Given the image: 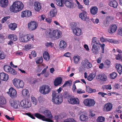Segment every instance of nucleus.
Masks as SVG:
<instances>
[{
  "instance_id": "f257e3e1",
  "label": "nucleus",
  "mask_w": 122,
  "mask_h": 122,
  "mask_svg": "<svg viewBox=\"0 0 122 122\" xmlns=\"http://www.w3.org/2000/svg\"><path fill=\"white\" fill-rule=\"evenodd\" d=\"M42 113L48 118H46L44 116L37 113H35V115L37 118L44 121L49 122H53V117L50 111L46 110L44 111Z\"/></svg>"
},
{
  "instance_id": "f03ea898",
  "label": "nucleus",
  "mask_w": 122,
  "mask_h": 122,
  "mask_svg": "<svg viewBox=\"0 0 122 122\" xmlns=\"http://www.w3.org/2000/svg\"><path fill=\"white\" fill-rule=\"evenodd\" d=\"M46 33L51 40H53L61 38L62 36L61 31L58 29H56L52 30L50 29L47 30Z\"/></svg>"
},
{
  "instance_id": "7ed1b4c3",
  "label": "nucleus",
  "mask_w": 122,
  "mask_h": 122,
  "mask_svg": "<svg viewBox=\"0 0 122 122\" xmlns=\"http://www.w3.org/2000/svg\"><path fill=\"white\" fill-rule=\"evenodd\" d=\"M24 7V5L21 1L16 0L13 2L9 7L11 12L17 13L22 10Z\"/></svg>"
},
{
  "instance_id": "20e7f679",
  "label": "nucleus",
  "mask_w": 122,
  "mask_h": 122,
  "mask_svg": "<svg viewBox=\"0 0 122 122\" xmlns=\"http://www.w3.org/2000/svg\"><path fill=\"white\" fill-rule=\"evenodd\" d=\"M52 96V101L56 105H59L62 102V97L59 96L56 92H53Z\"/></svg>"
},
{
  "instance_id": "39448f33",
  "label": "nucleus",
  "mask_w": 122,
  "mask_h": 122,
  "mask_svg": "<svg viewBox=\"0 0 122 122\" xmlns=\"http://www.w3.org/2000/svg\"><path fill=\"white\" fill-rule=\"evenodd\" d=\"M33 35L30 34H23L20 35L19 40L21 42H27L30 41L32 38V40H34Z\"/></svg>"
},
{
  "instance_id": "423d86ee",
  "label": "nucleus",
  "mask_w": 122,
  "mask_h": 122,
  "mask_svg": "<svg viewBox=\"0 0 122 122\" xmlns=\"http://www.w3.org/2000/svg\"><path fill=\"white\" fill-rule=\"evenodd\" d=\"M12 83L14 86L17 88H22L24 85L23 81L17 78H15L12 80Z\"/></svg>"
},
{
  "instance_id": "0eeeda50",
  "label": "nucleus",
  "mask_w": 122,
  "mask_h": 122,
  "mask_svg": "<svg viewBox=\"0 0 122 122\" xmlns=\"http://www.w3.org/2000/svg\"><path fill=\"white\" fill-rule=\"evenodd\" d=\"M51 91V89L50 86L47 85H43L40 88V92L43 95L48 94Z\"/></svg>"
},
{
  "instance_id": "6e6552de",
  "label": "nucleus",
  "mask_w": 122,
  "mask_h": 122,
  "mask_svg": "<svg viewBox=\"0 0 122 122\" xmlns=\"http://www.w3.org/2000/svg\"><path fill=\"white\" fill-rule=\"evenodd\" d=\"M83 103L85 106L88 107H91L94 105L96 102L93 99L87 98L85 99L84 100Z\"/></svg>"
},
{
  "instance_id": "1a4fd4ad",
  "label": "nucleus",
  "mask_w": 122,
  "mask_h": 122,
  "mask_svg": "<svg viewBox=\"0 0 122 122\" xmlns=\"http://www.w3.org/2000/svg\"><path fill=\"white\" fill-rule=\"evenodd\" d=\"M38 26V24L36 21H31L29 22L28 24V28L30 31L34 30L36 29Z\"/></svg>"
},
{
  "instance_id": "9d476101",
  "label": "nucleus",
  "mask_w": 122,
  "mask_h": 122,
  "mask_svg": "<svg viewBox=\"0 0 122 122\" xmlns=\"http://www.w3.org/2000/svg\"><path fill=\"white\" fill-rule=\"evenodd\" d=\"M68 102L71 104H79L80 101L79 99L76 97H74L71 96H69L68 98Z\"/></svg>"
},
{
  "instance_id": "9b49d317",
  "label": "nucleus",
  "mask_w": 122,
  "mask_h": 122,
  "mask_svg": "<svg viewBox=\"0 0 122 122\" xmlns=\"http://www.w3.org/2000/svg\"><path fill=\"white\" fill-rule=\"evenodd\" d=\"M10 103L11 106L15 109H18L20 107L19 102L17 100L10 99Z\"/></svg>"
},
{
  "instance_id": "f8f14e48",
  "label": "nucleus",
  "mask_w": 122,
  "mask_h": 122,
  "mask_svg": "<svg viewBox=\"0 0 122 122\" xmlns=\"http://www.w3.org/2000/svg\"><path fill=\"white\" fill-rule=\"evenodd\" d=\"M112 104L110 102H108L105 104L103 106V110L104 112H108L112 109Z\"/></svg>"
},
{
  "instance_id": "ddd939ff",
  "label": "nucleus",
  "mask_w": 122,
  "mask_h": 122,
  "mask_svg": "<svg viewBox=\"0 0 122 122\" xmlns=\"http://www.w3.org/2000/svg\"><path fill=\"white\" fill-rule=\"evenodd\" d=\"M82 66L85 68L89 69L92 67V64L87 59L83 60L81 63Z\"/></svg>"
},
{
  "instance_id": "4468645a",
  "label": "nucleus",
  "mask_w": 122,
  "mask_h": 122,
  "mask_svg": "<svg viewBox=\"0 0 122 122\" xmlns=\"http://www.w3.org/2000/svg\"><path fill=\"white\" fill-rule=\"evenodd\" d=\"M9 94L11 97L12 98H15L17 97V92L14 88L11 87L9 89Z\"/></svg>"
},
{
  "instance_id": "2eb2a0df",
  "label": "nucleus",
  "mask_w": 122,
  "mask_h": 122,
  "mask_svg": "<svg viewBox=\"0 0 122 122\" xmlns=\"http://www.w3.org/2000/svg\"><path fill=\"white\" fill-rule=\"evenodd\" d=\"M117 26L115 24H112L110 25L108 30L109 33L112 34L116 32L117 30Z\"/></svg>"
},
{
  "instance_id": "dca6fc26",
  "label": "nucleus",
  "mask_w": 122,
  "mask_h": 122,
  "mask_svg": "<svg viewBox=\"0 0 122 122\" xmlns=\"http://www.w3.org/2000/svg\"><path fill=\"white\" fill-rule=\"evenodd\" d=\"M32 12L30 10H27L22 11L21 13V16L22 18L28 17L32 15Z\"/></svg>"
},
{
  "instance_id": "f3484780",
  "label": "nucleus",
  "mask_w": 122,
  "mask_h": 122,
  "mask_svg": "<svg viewBox=\"0 0 122 122\" xmlns=\"http://www.w3.org/2000/svg\"><path fill=\"white\" fill-rule=\"evenodd\" d=\"M79 17L84 21L88 20L89 19V18L87 15L86 12V11L81 13L79 15Z\"/></svg>"
},
{
  "instance_id": "a211bd4d",
  "label": "nucleus",
  "mask_w": 122,
  "mask_h": 122,
  "mask_svg": "<svg viewBox=\"0 0 122 122\" xmlns=\"http://www.w3.org/2000/svg\"><path fill=\"white\" fill-rule=\"evenodd\" d=\"M34 6L35 10L37 11H39L42 8L41 3L38 1L35 2Z\"/></svg>"
},
{
  "instance_id": "6ab92c4d",
  "label": "nucleus",
  "mask_w": 122,
  "mask_h": 122,
  "mask_svg": "<svg viewBox=\"0 0 122 122\" xmlns=\"http://www.w3.org/2000/svg\"><path fill=\"white\" fill-rule=\"evenodd\" d=\"M65 4L68 8H71L73 7L74 3L72 0H65Z\"/></svg>"
},
{
  "instance_id": "aec40b11",
  "label": "nucleus",
  "mask_w": 122,
  "mask_h": 122,
  "mask_svg": "<svg viewBox=\"0 0 122 122\" xmlns=\"http://www.w3.org/2000/svg\"><path fill=\"white\" fill-rule=\"evenodd\" d=\"M96 78L102 81H106L107 80L106 76L104 74H98L96 76Z\"/></svg>"
},
{
  "instance_id": "412c9836",
  "label": "nucleus",
  "mask_w": 122,
  "mask_h": 122,
  "mask_svg": "<svg viewBox=\"0 0 122 122\" xmlns=\"http://www.w3.org/2000/svg\"><path fill=\"white\" fill-rule=\"evenodd\" d=\"M62 79L61 77H58L56 78L54 81V85L55 86H57L60 85L62 83Z\"/></svg>"
},
{
  "instance_id": "4be33fe9",
  "label": "nucleus",
  "mask_w": 122,
  "mask_h": 122,
  "mask_svg": "<svg viewBox=\"0 0 122 122\" xmlns=\"http://www.w3.org/2000/svg\"><path fill=\"white\" fill-rule=\"evenodd\" d=\"M8 4V0H0V6L2 8L6 7Z\"/></svg>"
},
{
  "instance_id": "5701e85b",
  "label": "nucleus",
  "mask_w": 122,
  "mask_h": 122,
  "mask_svg": "<svg viewBox=\"0 0 122 122\" xmlns=\"http://www.w3.org/2000/svg\"><path fill=\"white\" fill-rule=\"evenodd\" d=\"M8 74L2 72L0 73V78L1 80L5 81H6L8 79Z\"/></svg>"
},
{
  "instance_id": "b1692460",
  "label": "nucleus",
  "mask_w": 122,
  "mask_h": 122,
  "mask_svg": "<svg viewBox=\"0 0 122 122\" xmlns=\"http://www.w3.org/2000/svg\"><path fill=\"white\" fill-rule=\"evenodd\" d=\"M98 40L97 38L96 37H94L92 38L91 43L92 46H97V45H98L99 44L100 45L99 41Z\"/></svg>"
},
{
  "instance_id": "393cba45",
  "label": "nucleus",
  "mask_w": 122,
  "mask_h": 122,
  "mask_svg": "<svg viewBox=\"0 0 122 122\" xmlns=\"http://www.w3.org/2000/svg\"><path fill=\"white\" fill-rule=\"evenodd\" d=\"M117 3L116 0H110L109 3V5L111 7L114 8H117Z\"/></svg>"
},
{
  "instance_id": "a878e982",
  "label": "nucleus",
  "mask_w": 122,
  "mask_h": 122,
  "mask_svg": "<svg viewBox=\"0 0 122 122\" xmlns=\"http://www.w3.org/2000/svg\"><path fill=\"white\" fill-rule=\"evenodd\" d=\"M73 31L74 33L76 36H79L81 35L82 33L80 29L76 28L73 30Z\"/></svg>"
},
{
  "instance_id": "bb28decb",
  "label": "nucleus",
  "mask_w": 122,
  "mask_h": 122,
  "mask_svg": "<svg viewBox=\"0 0 122 122\" xmlns=\"http://www.w3.org/2000/svg\"><path fill=\"white\" fill-rule=\"evenodd\" d=\"M80 57L77 55L74 56L72 58V60L74 61V63L75 64H78L80 61Z\"/></svg>"
},
{
  "instance_id": "cd10ccee",
  "label": "nucleus",
  "mask_w": 122,
  "mask_h": 122,
  "mask_svg": "<svg viewBox=\"0 0 122 122\" xmlns=\"http://www.w3.org/2000/svg\"><path fill=\"white\" fill-rule=\"evenodd\" d=\"M98 8L96 6L92 7L90 9V12L93 15L96 14L98 12Z\"/></svg>"
},
{
  "instance_id": "c85d7f7f",
  "label": "nucleus",
  "mask_w": 122,
  "mask_h": 122,
  "mask_svg": "<svg viewBox=\"0 0 122 122\" xmlns=\"http://www.w3.org/2000/svg\"><path fill=\"white\" fill-rule=\"evenodd\" d=\"M91 50L92 52L95 54L97 55L99 53V50L97 46H92Z\"/></svg>"
},
{
  "instance_id": "c756f323",
  "label": "nucleus",
  "mask_w": 122,
  "mask_h": 122,
  "mask_svg": "<svg viewBox=\"0 0 122 122\" xmlns=\"http://www.w3.org/2000/svg\"><path fill=\"white\" fill-rule=\"evenodd\" d=\"M96 76L95 73L92 72L90 73L87 77V80L89 81L92 80Z\"/></svg>"
},
{
  "instance_id": "7c9ffc66",
  "label": "nucleus",
  "mask_w": 122,
  "mask_h": 122,
  "mask_svg": "<svg viewBox=\"0 0 122 122\" xmlns=\"http://www.w3.org/2000/svg\"><path fill=\"white\" fill-rule=\"evenodd\" d=\"M8 38L9 39L14 41H16L18 39L17 36L14 34L10 35L8 36Z\"/></svg>"
},
{
  "instance_id": "2f4dec72",
  "label": "nucleus",
  "mask_w": 122,
  "mask_h": 122,
  "mask_svg": "<svg viewBox=\"0 0 122 122\" xmlns=\"http://www.w3.org/2000/svg\"><path fill=\"white\" fill-rule=\"evenodd\" d=\"M116 68L120 74H121L122 71V65L120 64H116Z\"/></svg>"
},
{
  "instance_id": "473e14b6",
  "label": "nucleus",
  "mask_w": 122,
  "mask_h": 122,
  "mask_svg": "<svg viewBox=\"0 0 122 122\" xmlns=\"http://www.w3.org/2000/svg\"><path fill=\"white\" fill-rule=\"evenodd\" d=\"M56 4L59 6H63L65 3V0H56Z\"/></svg>"
},
{
  "instance_id": "72a5a7b5",
  "label": "nucleus",
  "mask_w": 122,
  "mask_h": 122,
  "mask_svg": "<svg viewBox=\"0 0 122 122\" xmlns=\"http://www.w3.org/2000/svg\"><path fill=\"white\" fill-rule=\"evenodd\" d=\"M43 57L47 61H48L50 59V56L48 53L46 51H45L43 54Z\"/></svg>"
},
{
  "instance_id": "f704fd0d",
  "label": "nucleus",
  "mask_w": 122,
  "mask_h": 122,
  "mask_svg": "<svg viewBox=\"0 0 122 122\" xmlns=\"http://www.w3.org/2000/svg\"><path fill=\"white\" fill-rule=\"evenodd\" d=\"M31 101L33 104L34 105H36L38 101L37 99L33 96H31Z\"/></svg>"
},
{
  "instance_id": "c9c22d12",
  "label": "nucleus",
  "mask_w": 122,
  "mask_h": 122,
  "mask_svg": "<svg viewBox=\"0 0 122 122\" xmlns=\"http://www.w3.org/2000/svg\"><path fill=\"white\" fill-rule=\"evenodd\" d=\"M33 47L32 45L30 44L25 45L24 46L23 49L26 51L29 50Z\"/></svg>"
},
{
  "instance_id": "e433bc0d",
  "label": "nucleus",
  "mask_w": 122,
  "mask_h": 122,
  "mask_svg": "<svg viewBox=\"0 0 122 122\" xmlns=\"http://www.w3.org/2000/svg\"><path fill=\"white\" fill-rule=\"evenodd\" d=\"M50 15L52 17H55L57 15L56 11L55 10H52L50 12Z\"/></svg>"
},
{
  "instance_id": "4c0bfd02",
  "label": "nucleus",
  "mask_w": 122,
  "mask_h": 122,
  "mask_svg": "<svg viewBox=\"0 0 122 122\" xmlns=\"http://www.w3.org/2000/svg\"><path fill=\"white\" fill-rule=\"evenodd\" d=\"M22 94L23 96L25 97L29 96V93L27 90L24 89L22 91Z\"/></svg>"
},
{
  "instance_id": "58836bf2",
  "label": "nucleus",
  "mask_w": 122,
  "mask_h": 122,
  "mask_svg": "<svg viewBox=\"0 0 122 122\" xmlns=\"http://www.w3.org/2000/svg\"><path fill=\"white\" fill-rule=\"evenodd\" d=\"M60 46L61 48L62 49H63L66 47V43L63 41H60Z\"/></svg>"
},
{
  "instance_id": "ea45409f",
  "label": "nucleus",
  "mask_w": 122,
  "mask_h": 122,
  "mask_svg": "<svg viewBox=\"0 0 122 122\" xmlns=\"http://www.w3.org/2000/svg\"><path fill=\"white\" fill-rule=\"evenodd\" d=\"M43 58L42 56L37 58L35 60L36 63L39 64L42 63L43 61Z\"/></svg>"
},
{
  "instance_id": "a19ab883",
  "label": "nucleus",
  "mask_w": 122,
  "mask_h": 122,
  "mask_svg": "<svg viewBox=\"0 0 122 122\" xmlns=\"http://www.w3.org/2000/svg\"><path fill=\"white\" fill-rule=\"evenodd\" d=\"M17 25L15 23L10 24L9 25V27L12 30H15L17 27Z\"/></svg>"
},
{
  "instance_id": "79ce46f5",
  "label": "nucleus",
  "mask_w": 122,
  "mask_h": 122,
  "mask_svg": "<svg viewBox=\"0 0 122 122\" xmlns=\"http://www.w3.org/2000/svg\"><path fill=\"white\" fill-rule=\"evenodd\" d=\"M80 119L82 121H84L87 120L88 117L87 116L84 114H81L80 117Z\"/></svg>"
},
{
  "instance_id": "37998d69",
  "label": "nucleus",
  "mask_w": 122,
  "mask_h": 122,
  "mask_svg": "<svg viewBox=\"0 0 122 122\" xmlns=\"http://www.w3.org/2000/svg\"><path fill=\"white\" fill-rule=\"evenodd\" d=\"M86 90L87 92L89 93L95 92H96L95 89H92L89 86L86 87Z\"/></svg>"
},
{
  "instance_id": "c03bdc74",
  "label": "nucleus",
  "mask_w": 122,
  "mask_h": 122,
  "mask_svg": "<svg viewBox=\"0 0 122 122\" xmlns=\"http://www.w3.org/2000/svg\"><path fill=\"white\" fill-rule=\"evenodd\" d=\"M25 108H28L30 107L31 106V103L30 101L28 99H25Z\"/></svg>"
},
{
  "instance_id": "a18cd8bd",
  "label": "nucleus",
  "mask_w": 122,
  "mask_h": 122,
  "mask_svg": "<svg viewBox=\"0 0 122 122\" xmlns=\"http://www.w3.org/2000/svg\"><path fill=\"white\" fill-rule=\"evenodd\" d=\"M117 74L115 72H113L110 74L109 75V77L111 79H114L117 77Z\"/></svg>"
},
{
  "instance_id": "49530a36",
  "label": "nucleus",
  "mask_w": 122,
  "mask_h": 122,
  "mask_svg": "<svg viewBox=\"0 0 122 122\" xmlns=\"http://www.w3.org/2000/svg\"><path fill=\"white\" fill-rule=\"evenodd\" d=\"M102 88L104 90L106 89L110 90L112 89V87L110 84H108L103 86L102 87Z\"/></svg>"
},
{
  "instance_id": "de8ad7c7",
  "label": "nucleus",
  "mask_w": 122,
  "mask_h": 122,
  "mask_svg": "<svg viewBox=\"0 0 122 122\" xmlns=\"http://www.w3.org/2000/svg\"><path fill=\"white\" fill-rule=\"evenodd\" d=\"M115 59L117 60L122 61V54H119L115 55Z\"/></svg>"
},
{
  "instance_id": "09e8293b",
  "label": "nucleus",
  "mask_w": 122,
  "mask_h": 122,
  "mask_svg": "<svg viewBox=\"0 0 122 122\" xmlns=\"http://www.w3.org/2000/svg\"><path fill=\"white\" fill-rule=\"evenodd\" d=\"M72 85V82L70 81H68L66 82L64 85L62 86V87H66V86H70Z\"/></svg>"
},
{
  "instance_id": "8fccbe9b",
  "label": "nucleus",
  "mask_w": 122,
  "mask_h": 122,
  "mask_svg": "<svg viewBox=\"0 0 122 122\" xmlns=\"http://www.w3.org/2000/svg\"><path fill=\"white\" fill-rule=\"evenodd\" d=\"M4 70L5 72L9 73L11 67L10 66L5 65L4 66Z\"/></svg>"
},
{
  "instance_id": "3c124183",
  "label": "nucleus",
  "mask_w": 122,
  "mask_h": 122,
  "mask_svg": "<svg viewBox=\"0 0 122 122\" xmlns=\"http://www.w3.org/2000/svg\"><path fill=\"white\" fill-rule=\"evenodd\" d=\"M6 56V55L4 52L1 51H0V59H4Z\"/></svg>"
},
{
  "instance_id": "603ef678",
  "label": "nucleus",
  "mask_w": 122,
  "mask_h": 122,
  "mask_svg": "<svg viewBox=\"0 0 122 122\" xmlns=\"http://www.w3.org/2000/svg\"><path fill=\"white\" fill-rule=\"evenodd\" d=\"M9 73L13 75H15L17 74L16 71L14 69L11 68Z\"/></svg>"
},
{
  "instance_id": "864d4df0",
  "label": "nucleus",
  "mask_w": 122,
  "mask_h": 122,
  "mask_svg": "<svg viewBox=\"0 0 122 122\" xmlns=\"http://www.w3.org/2000/svg\"><path fill=\"white\" fill-rule=\"evenodd\" d=\"M70 26L71 28L73 30V29H74L75 28H76V24L75 22H72L70 24Z\"/></svg>"
},
{
  "instance_id": "5fc2aeb1",
  "label": "nucleus",
  "mask_w": 122,
  "mask_h": 122,
  "mask_svg": "<svg viewBox=\"0 0 122 122\" xmlns=\"http://www.w3.org/2000/svg\"><path fill=\"white\" fill-rule=\"evenodd\" d=\"M0 103L2 105H4L6 103V101L5 99L3 97L1 98L0 100Z\"/></svg>"
},
{
  "instance_id": "6e6d98bb",
  "label": "nucleus",
  "mask_w": 122,
  "mask_h": 122,
  "mask_svg": "<svg viewBox=\"0 0 122 122\" xmlns=\"http://www.w3.org/2000/svg\"><path fill=\"white\" fill-rule=\"evenodd\" d=\"M104 118L102 116H100L97 119V121L98 122H103L104 121Z\"/></svg>"
},
{
  "instance_id": "4d7b16f0",
  "label": "nucleus",
  "mask_w": 122,
  "mask_h": 122,
  "mask_svg": "<svg viewBox=\"0 0 122 122\" xmlns=\"http://www.w3.org/2000/svg\"><path fill=\"white\" fill-rule=\"evenodd\" d=\"M117 34L120 36H122V27H119L118 28L117 31Z\"/></svg>"
},
{
  "instance_id": "13d9d810",
  "label": "nucleus",
  "mask_w": 122,
  "mask_h": 122,
  "mask_svg": "<svg viewBox=\"0 0 122 122\" xmlns=\"http://www.w3.org/2000/svg\"><path fill=\"white\" fill-rule=\"evenodd\" d=\"M25 99L22 100L20 102L21 106L24 108H25Z\"/></svg>"
},
{
  "instance_id": "bf43d9fd",
  "label": "nucleus",
  "mask_w": 122,
  "mask_h": 122,
  "mask_svg": "<svg viewBox=\"0 0 122 122\" xmlns=\"http://www.w3.org/2000/svg\"><path fill=\"white\" fill-rule=\"evenodd\" d=\"M45 46L47 47H52L54 46V44L51 42H47L45 43Z\"/></svg>"
},
{
  "instance_id": "052dcab7",
  "label": "nucleus",
  "mask_w": 122,
  "mask_h": 122,
  "mask_svg": "<svg viewBox=\"0 0 122 122\" xmlns=\"http://www.w3.org/2000/svg\"><path fill=\"white\" fill-rule=\"evenodd\" d=\"M76 3L77 5V7L79 9H81L83 8L82 5L80 4V3L77 0H76Z\"/></svg>"
},
{
  "instance_id": "680f3d73",
  "label": "nucleus",
  "mask_w": 122,
  "mask_h": 122,
  "mask_svg": "<svg viewBox=\"0 0 122 122\" xmlns=\"http://www.w3.org/2000/svg\"><path fill=\"white\" fill-rule=\"evenodd\" d=\"M10 18L9 16H6L4 17L1 20V21L2 23H4L5 21L7 19H9Z\"/></svg>"
},
{
  "instance_id": "e2e57ef3",
  "label": "nucleus",
  "mask_w": 122,
  "mask_h": 122,
  "mask_svg": "<svg viewBox=\"0 0 122 122\" xmlns=\"http://www.w3.org/2000/svg\"><path fill=\"white\" fill-rule=\"evenodd\" d=\"M45 20V21L48 24L51 23L52 22V19L51 18H47Z\"/></svg>"
},
{
  "instance_id": "0e129e2a",
  "label": "nucleus",
  "mask_w": 122,
  "mask_h": 122,
  "mask_svg": "<svg viewBox=\"0 0 122 122\" xmlns=\"http://www.w3.org/2000/svg\"><path fill=\"white\" fill-rule=\"evenodd\" d=\"M113 17L112 16H108L107 17L106 19L107 21H110L113 19Z\"/></svg>"
},
{
  "instance_id": "69168bd1",
  "label": "nucleus",
  "mask_w": 122,
  "mask_h": 122,
  "mask_svg": "<svg viewBox=\"0 0 122 122\" xmlns=\"http://www.w3.org/2000/svg\"><path fill=\"white\" fill-rule=\"evenodd\" d=\"M77 92L79 94H82L85 92V91L81 89H78L77 91Z\"/></svg>"
},
{
  "instance_id": "338daca9",
  "label": "nucleus",
  "mask_w": 122,
  "mask_h": 122,
  "mask_svg": "<svg viewBox=\"0 0 122 122\" xmlns=\"http://www.w3.org/2000/svg\"><path fill=\"white\" fill-rule=\"evenodd\" d=\"M102 50V53H104V47L105 46V45L103 43L100 44Z\"/></svg>"
},
{
  "instance_id": "774afa93",
  "label": "nucleus",
  "mask_w": 122,
  "mask_h": 122,
  "mask_svg": "<svg viewBox=\"0 0 122 122\" xmlns=\"http://www.w3.org/2000/svg\"><path fill=\"white\" fill-rule=\"evenodd\" d=\"M73 119L72 118L67 119H65L63 121L64 122H71Z\"/></svg>"
}]
</instances>
